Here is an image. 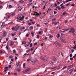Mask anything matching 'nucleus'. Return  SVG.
I'll return each instance as SVG.
<instances>
[{"label": "nucleus", "mask_w": 76, "mask_h": 76, "mask_svg": "<svg viewBox=\"0 0 76 76\" xmlns=\"http://www.w3.org/2000/svg\"><path fill=\"white\" fill-rule=\"evenodd\" d=\"M54 44H57V42H55L54 43Z\"/></svg>", "instance_id": "603ef678"}, {"label": "nucleus", "mask_w": 76, "mask_h": 76, "mask_svg": "<svg viewBox=\"0 0 76 76\" xmlns=\"http://www.w3.org/2000/svg\"><path fill=\"white\" fill-rule=\"evenodd\" d=\"M37 27H39V24H37Z\"/></svg>", "instance_id": "e2e57ef3"}, {"label": "nucleus", "mask_w": 76, "mask_h": 76, "mask_svg": "<svg viewBox=\"0 0 76 76\" xmlns=\"http://www.w3.org/2000/svg\"><path fill=\"white\" fill-rule=\"evenodd\" d=\"M73 69H71L68 72V73L71 76L73 75Z\"/></svg>", "instance_id": "7ed1b4c3"}, {"label": "nucleus", "mask_w": 76, "mask_h": 76, "mask_svg": "<svg viewBox=\"0 0 76 76\" xmlns=\"http://www.w3.org/2000/svg\"><path fill=\"white\" fill-rule=\"evenodd\" d=\"M33 29V27L32 26H31L30 27V30Z\"/></svg>", "instance_id": "393cba45"}, {"label": "nucleus", "mask_w": 76, "mask_h": 76, "mask_svg": "<svg viewBox=\"0 0 76 76\" xmlns=\"http://www.w3.org/2000/svg\"><path fill=\"white\" fill-rule=\"evenodd\" d=\"M6 49H7V50H8L9 48H8V46H6Z\"/></svg>", "instance_id": "4c0bfd02"}, {"label": "nucleus", "mask_w": 76, "mask_h": 76, "mask_svg": "<svg viewBox=\"0 0 76 76\" xmlns=\"http://www.w3.org/2000/svg\"><path fill=\"white\" fill-rule=\"evenodd\" d=\"M40 58H41L42 60L43 61H45V59L43 56L40 57Z\"/></svg>", "instance_id": "6e6552de"}, {"label": "nucleus", "mask_w": 76, "mask_h": 76, "mask_svg": "<svg viewBox=\"0 0 76 76\" xmlns=\"http://www.w3.org/2000/svg\"><path fill=\"white\" fill-rule=\"evenodd\" d=\"M31 4H28V6H30V5H31Z\"/></svg>", "instance_id": "052dcab7"}, {"label": "nucleus", "mask_w": 76, "mask_h": 76, "mask_svg": "<svg viewBox=\"0 0 76 76\" xmlns=\"http://www.w3.org/2000/svg\"><path fill=\"white\" fill-rule=\"evenodd\" d=\"M72 57V54H70V57Z\"/></svg>", "instance_id": "bf43d9fd"}, {"label": "nucleus", "mask_w": 76, "mask_h": 76, "mask_svg": "<svg viewBox=\"0 0 76 76\" xmlns=\"http://www.w3.org/2000/svg\"><path fill=\"white\" fill-rule=\"evenodd\" d=\"M4 23H5L3 22L2 24V25L1 26V27H4V26H6V25L4 24Z\"/></svg>", "instance_id": "9b49d317"}, {"label": "nucleus", "mask_w": 76, "mask_h": 76, "mask_svg": "<svg viewBox=\"0 0 76 76\" xmlns=\"http://www.w3.org/2000/svg\"><path fill=\"white\" fill-rule=\"evenodd\" d=\"M72 60H73V58H70V60L72 61Z\"/></svg>", "instance_id": "6e6d98bb"}, {"label": "nucleus", "mask_w": 76, "mask_h": 76, "mask_svg": "<svg viewBox=\"0 0 76 76\" xmlns=\"http://www.w3.org/2000/svg\"><path fill=\"white\" fill-rule=\"evenodd\" d=\"M66 14V11H64L63 12V15H65Z\"/></svg>", "instance_id": "aec40b11"}, {"label": "nucleus", "mask_w": 76, "mask_h": 76, "mask_svg": "<svg viewBox=\"0 0 76 76\" xmlns=\"http://www.w3.org/2000/svg\"><path fill=\"white\" fill-rule=\"evenodd\" d=\"M23 67H25V63H24L23 64Z\"/></svg>", "instance_id": "e433bc0d"}, {"label": "nucleus", "mask_w": 76, "mask_h": 76, "mask_svg": "<svg viewBox=\"0 0 76 76\" xmlns=\"http://www.w3.org/2000/svg\"><path fill=\"white\" fill-rule=\"evenodd\" d=\"M7 69H8V67H5V68H4V69H7Z\"/></svg>", "instance_id": "49530a36"}, {"label": "nucleus", "mask_w": 76, "mask_h": 76, "mask_svg": "<svg viewBox=\"0 0 76 76\" xmlns=\"http://www.w3.org/2000/svg\"><path fill=\"white\" fill-rule=\"evenodd\" d=\"M72 67H73V65H71L70 66H68L67 68L68 69H70L72 68Z\"/></svg>", "instance_id": "f8f14e48"}, {"label": "nucleus", "mask_w": 76, "mask_h": 76, "mask_svg": "<svg viewBox=\"0 0 76 76\" xmlns=\"http://www.w3.org/2000/svg\"><path fill=\"white\" fill-rule=\"evenodd\" d=\"M18 64L16 66V67H15V69H16V70H18V72H20V70H19V68L18 67Z\"/></svg>", "instance_id": "1a4fd4ad"}, {"label": "nucleus", "mask_w": 76, "mask_h": 76, "mask_svg": "<svg viewBox=\"0 0 76 76\" xmlns=\"http://www.w3.org/2000/svg\"><path fill=\"white\" fill-rule=\"evenodd\" d=\"M67 68V66H65L63 68V70L65 69H66Z\"/></svg>", "instance_id": "72a5a7b5"}, {"label": "nucleus", "mask_w": 76, "mask_h": 76, "mask_svg": "<svg viewBox=\"0 0 76 76\" xmlns=\"http://www.w3.org/2000/svg\"><path fill=\"white\" fill-rule=\"evenodd\" d=\"M29 20H27L26 21V22H27V23H29Z\"/></svg>", "instance_id": "5fc2aeb1"}, {"label": "nucleus", "mask_w": 76, "mask_h": 76, "mask_svg": "<svg viewBox=\"0 0 76 76\" xmlns=\"http://www.w3.org/2000/svg\"><path fill=\"white\" fill-rule=\"evenodd\" d=\"M57 8H58V10H61V8L59 7V6H58L57 7Z\"/></svg>", "instance_id": "412c9836"}, {"label": "nucleus", "mask_w": 76, "mask_h": 76, "mask_svg": "<svg viewBox=\"0 0 76 76\" xmlns=\"http://www.w3.org/2000/svg\"><path fill=\"white\" fill-rule=\"evenodd\" d=\"M53 36H52V35H50L49 37V38L51 39V38H53Z\"/></svg>", "instance_id": "a211bd4d"}, {"label": "nucleus", "mask_w": 76, "mask_h": 76, "mask_svg": "<svg viewBox=\"0 0 76 76\" xmlns=\"http://www.w3.org/2000/svg\"><path fill=\"white\" fill-rule=\"evenodd\" d=\"M24 19V16H22V15H19L17 17V22H20V20H23V19Z\"/></svg>", "instance_id": "f257e3e1"}, {"label": "nucleus", "mask_w": 76, "mask_h": 76, "mask_svg": "<svg viewBox=\"0 0 76 76\" xmlns=\"http://www.w3.org/2000/svg\"><path fill=\"white\" fill-rule=\"evenodd\" d=\"M18 59V57L16 56H15V60H16Z\"/></svg>", "instance_id": "c03bdc74"}, {"label": "nucleus", "mask_w": 76, "mask_h": 76, "mask_svg": "<svg viewBox=\"0 0 76 76\" xmlns=\"http://www.w3.org/2000/svg\"><path fill=\"white\" fill-rule=\"evenodd\" d=\"M32 47V43H31L30 44V47Z\"/></svg>", "instance_id": "f704fd0d"}, {"label": "nucleus", "mask_w": 76, "mask_h": 76, "mask_svg": "<svg viewBox=\"0 0 76 76\" xmlns=\"http://www.w3.org/2000/svg\"><path fill=\"white\" fill-rule=\"evenodd\" d=\"M22 6H19L18 7V8L19 9H20V8H22Z\"/></svg>", "instance_id": "58836bf2"}, {"label": "nucleus", "mask_w": 76, "mask_h": 76, "mask_svg": "<svg viewBox=\"0 0 76 76\" xmlns=\"http://www.w3.org/2000/svg\"><path fill=\"white\" fill-rule=\"evenodd\" d=\"M57 6V4L56 3H55L54 4V6L56 7Z\"/></svg>", "instance_id": "ea45409f"}, {"label": "nucleus", "mask_w": 76, "mask_h": 76, "mask_svg": "<svg viewBox=\"0 0 76 76\" xmlns=\"http://www.w3.org/2000/svg\"><path fill=\"white\" fill-rule=\"evenodd\" d=\"M11 44H10V46H11V47H12L13 45V44H14L15 43H14V42H12L11 41Z\"/></svg>", "instance_id": "ddd939ff"}, {"label": "nucleus", "mask_w": 76, "mask_h": 76, "mask_svg": "<svg viewBox=\"0 0 76 76\" xmlns=\"http://www.w3.org/2000/svg\"><path fill=\"white\" fill-rule=\"evenodd\" d=\"M30 70H31V69L30 68H28L23 70V73H25L26 72H28V71Z\"/></svg>", "instance_id": "20e7f679"}, {"label": "nucleus", "mask_w": 76, "mask_h": 76, "mask_svg": "<svg viewBox=\"0 0 76 76\" xmlns=\"http://www.w3.org/2000/svg\"><path fill=\"white\" fill-rule=\"evenodd\" d=\"M52 59L53 60L55 61H57V58H55L53 57L52 58Z\"/></svg>", "instance_id": "9d476101"}, {"label": "nucleus", "mask_w": 76, "mask_h": 76, "mask_svg": "<svg viewBox=\"0 0 76 76\" xmlns=\"http://www.w3.org/2000/svg\"><path fill=\"white\" fill-rule=\"evenodd\" d=\"M8 7L10 9H11V8H12V6L11 5H9Z\"/></svg>", "instance_id": "dca6fc26"}, {"label": "nucleus", "mask_w": 76, "mask_h": 76, "mask_svg": "<svg viewBox=\"0 0 76 76\" xmlns=\"http://www.w3.org/2000/svg\"><path fill=\"white\" fill-rule=\"evenodd\" d=\"M37 45V43H35L34 44V45Z\"/></svg>", "instance_id": "338daca9"}, {"label": "nucleus", "mask_w": 76, "mask_h": 76, "mask_svg": "<svg viewBox=\"0 0 76 76\" xmlns=\"http://www.w3.org/2000/svg\"><path fill=\"white\" fill-rule=\"evenodd\" d=\"M4 35L3 34H1V38H4Z\"/></svg>", "instance_id": "6ab92c4d"}, {"label": "nucleus", "mask_w": 76, "mask_h": 76, "mask_svg": "<svg viewBox=\"0 0 76 76\" xmlns=\"http://www.w3.org/2000/svg\"><path fill=\"white\" fill-rule=\"evenodd\" d=\"M37 39H39V35H37Z\"/></svg>", "instance_id": "2f4dec72"}, {"label": "nucleus", "mask_w": 76, "mask_h": 76, "mask_svg": "<svg viewBox=\"0 0 76 76\" xmlns=\"http://www.w3.org/2000/svg\"><path fill=\"white\" fill-rule=\"evenodd\" d=\"M8 40H9V38H7L6 39V41H8Z\"/></svg>", "instance_id": "4d7b16f0"}, {"label": "nucleus", "mask_w": 76, "mask_h": 76, "mask_svg": "<svg viewBox=\"0 0 76 76\" xmlns=\"http://www.w3.org/2000/svg\"><path fill=\"white\" fill-rule=\"evenodd\" d=\"M35 23V22H31V23H32V24H34Z\"/></svg>", "instance_id": "13d9d810"}, {"label": "nucleus", "mask_w": 76, "mask_h": 76, "mask_svg": "<svg viewBox=\"0 0 76 76\" xmlns=\"http://www.w3.org/2000/svg\"><path fill=\"white\" fill-rule=\"evenodd\" d=\"M76 48V44H75V46L73 48H71V50H72V49H75Z\"/></svg>", "instance_id": "4468645a"}, {"label": "nucleus", "mask_w": 76, "mask_h": 76, "mask_svg": "<svg viewBox=\"0 0 76 76\" xmlns=\"http://www.w3.org/2000/svg\"><path fill=\"white\" fill-rule=\"evenodd\" d=\"M15 31H18L19 29V26H15Z\"/></svg>", "instance_id": "423d86ee"}, {"label": "nucleus", "mask_w": 76, "mask_h": 76, "mask_svg": "<svg viewBox=\"0 0 76 76\" xmlns=\"http://www.w3.org/2000/svg\"><path fill=\"white\" fill-rule=\"evenodd\" d=\"M31 34H32L33 36H34V33H33V32H31Z\"/></svg>", "instance_id": "79ce46f5"}, {"label": "nucleus", "mask_w": 76, "mask_h": 76, "mask_svg": "<svg viewBox=\"0 0 76 76\" xmlns=\"http://www.w3.org/2000/svg\"><path fill=\"white\" fill-rule=\"evenodd\" d=\"M11 34L12 35V37H14V36H15V34H13L12 33Z\"/></svg>", "instance_id": "7c9ffc66"}, {"label": "nucleus", "mask_w": 76, "mask_h": 76, "mask_svg": "<svg viewBox=\"0 0 76 76\" xmlns=\"http://www.w3.org/2000/svg\"><path fill=\"white\" fill-rule=\"evenodd\" d=\"M60 34H58L57 35L56 37L57 38H59L60 37Z\"/></svg>", "instance_id": "2eb2a0df"}, {"label": "nucleus", "mask_w": 76, "mask_h": 76, "mask_svg": "<svg viewBox=\"0 0 76 76\" xmlns=\"http://www.w3.org/2000/svg\"><path fill=\"white\" fill-rule=\"evenodd\" d=\"M54 14H56L57 13V12L54 11Z\"/></svg>", "instance_id": "09e8293b"}, {"label": "nucleus", "mask_w": 76, "mask_h": 76, "mask_svg": "<svg viewBox=\"0 0 76 76\" xmlns=\"http://www.w3.org/2000/svg\"><path fill=\"white\" fill-rule=\"evenodd\" d=\"M63 3H62L61 4V5H60V6H63Z\"/></svg>", "instance_id": "864d4df0"}, {"label": "nucleus", "mask_w": 76, "mask_h": 76, "mask_svg": "<svg viewBox=\"0 0 76 76\" xmlns=\"http://www.w3.org/2000/svg\"><path fill=\"white\" fill-rule=\"evenodd\" d=\"M33 13H34V14H33L35 16H39L40 15L38 13H37V12H35L34 11Z\"/></svg>", "instance_id": "39448f33"}, {"label": "nucleus", "mask_w": 76, "mask_h": 76, "mask_svg": "<svg viewBox=\"0 0 76 76\" xmlns=\"http://www.w3.org/2000/svg\"><path fill=\"white\" fill-rule=\"evenodd\" d=\"M63 30H64L65 31H67V29H63Z\"/></svg>", "instance_id": "69168bd1"}, {"label": "nucleus", "mask_w": 76, "mask_h": 76, "mask_svg": "<svg viewBox=\"0 0 76 76\" xmlns=\"http://www.w3.org/2000/svg\"><path fill=\"white\" fill-rule=\"evenodd\" d=\"M26 37H29V34H26Z\"/></svg>", "instance_id": "c756f323"}, {"label": "nucleus", "mask_w": 76, "mask_h": 76, "mask_svg": "<svg viewBox=\"0 0 76 76\" xmlns=\"http://www.w3.org/2000/svg\"><path fill=\"white\" fill-rule=\"evenodd\" d=\"M47 39H48V38L47 37H45V40H46Z\"/></svg>", "instance_id": "774afa93"}, {"label": "nucleus", "mask_w": 76, "mask_h": 76, "mask_svg": "<svg viewBox=\"0 0 76 76\" xmlns=\"http://www.w3.org/2000/svg\"><path fill=\"white\" fill-rule=\"evenodd\" d=\"M61 9H64V8H65V7H64V6H63L61 7Z\"/></svg>", "instance_id": "a878e982"}, {"label": "nucleus", "mask_w": 76, "mask_h": 76, "mask_svg": "<svg viewBox=\"0 0 76 76\" xmlns=\"http://www.w3.org/2000/svg\"><path fill=\"white\" fill-rule=\"evenodd\" d=\"M57 22H55V25H57Z\"/></svg>", "instance_id": "3c124183"}, {"label": "nucleus", "mask_w": 76, "mask_h": 76, "mask_svg": "<svg viewBox=\"0 0 76 76\" xmlns=\"http://www.w3.org/2000/svg\"><path fill=\"white\" fill-rule=\"evenodd\" d=\"M30 22H32V21H33V20H32V19H30Z\"/></svg>", "instance_id": "0e129e2a"}, {"label": "nucleus", "mask_w": 76, "mask_h": 76, "mask_svg": "<svg viewBox=\"0 0 76 76\" xmlns=\"http://www.w3.org/2000/svg\"><path fill=\"white\" fill-rule=\"evenodd\" d=\"M8 70V69H5V70L4 71V72H6Z\"/></svg>", "instance_id": "de8ad7c7"}, {"label": "nucleus", "mask_w": 76, "mask_h": 76, "mask_svg": "<svg viewBox=\"0 0 76 76\" xmlns=\"http://www.w3.org/2000/svg\"><path fill=\"white\" fill-rule=\"evenodd\" d=\"M3 34L4 35V36L6 37L7 35V32L5 31H4Z\"/></svg>", "instance_id": "0eeeda50"}, {"label": "nucleus", "mask_w": 76, "mask_h": 76, "mask_svg": "<svg viewBox=\"0 0 76 76\" xmlns=\"http://www.w3.org/2000/svg\"><path fill=\"white\" fill-rule=\"evenodd\" d=\"M56 20V19L55 18H53L52 19V21H53V20Z\"/></svg>", "instance_id": "680f3d73"}, {"label": "nucleus", "mask_w": 76, "mask_h": 76, "mask_svg": "<svg viewBox=\"0 0 76 76\" xmlns=\"http://www.w3.org/2000/svg\"><path fill=\"white\" fill-rule=\"evenodd\" d=\"M13 53L14 54H16V51L15 50H13Z\"/></svg>", "instance_id": "f3484780"}, {"label": "nucleus", "mask_w": 76, "mask_h": 76, "mask_svg": "<svg viewBox=\"0 0 76 76\" xmlns=\"http://www.w3.org/2000/svg\"><path fill=\"white\" fill-rule=\"evenodd\" d=\"M27 30H28V28H27L26 29L24 30V31L23 32H25V31H27Z\"/></svg>", "instance_id": "473e14b6"}, {"label": "nucleus", "mask_w": 76, "mask_h": 76, "mask_svg": "<svg viewBox=\"0 0 76 76\" xmlns=\"http://www.w3.org/2000/svg\"><path fill=\"white\" fill-rule=\"evenodd\" d=\"M31 42H32V40H30V42H28V44H29V45H30V43H31Z\"/></svg>", "instance_id": "c9c22d12"}, {"label": "nucleus", "mask_w": 76, "mask_h": 76, "mask_svg": "<svg viewBox=\"0 0 76 76\" xmlns=\"http://www.w3.org/2000/svg\"><path fill=\"white\" fill-rule=\"evenodd\" d=\"M50 18H53V15L52 14H50Z\"/></svg>", "instance_id": "5701e85b"}, {"label": "nucleus", "mask_w": 76, "mask_h": 76, "mask_svg": "<svg viewBox=\"0 0 76 76\" xmlns=\"http://www.w3.org/2000/svg\"><path fill=\"white\" fill-rule=\"evenodd\" d=\"M37 61V59H35L34 60V62H36V61Z\"/></svg>", "instance_id": "37998d69"}, {"label": "nucleus", "mask_w": 76, "mask_h": 76, "mask_svg": "<svg viewBox=\"0 0 76 76\" xmlns=\"http://www.w3.org/2000/svg\"><path fill=\"white\" fill-rule=\"evenodd\" d=\"M12 31H15V28L14 27L12 28Z\"/></svg>", "instance_id": "bb28decb"}, {"label": "nucleus", "mask_w": 76, "mask_h": 76, "mask_svg": "<svg viewBox=\"0 0 76 76\" xmlns=\"http://www.w3.org/2000/svg\"><path fill=\"white\" fill-rule=\"evenodd\" d=\"M71 30L72 31V33L73 35H75V34H76V31H75V28H72L71 29Z\"/></svg>", "instance_id": "f03ea898"}, {"label": "nucleus", "mask_w": 76, "mask_h": 76, "mask_svg": "<svg viewBox=\"0 0 76 76\" xmlns=\"http://www.w3.org/2000/svg\"><path fill=\"white\" fill-rule=\"evenodd\" d=\"M15 15V13H12V14H11V16H14Z\"/></svg>", "instance_id": "cd10ccee"}, {"label": "nucleus", "mask_w": 76, "mask_h": 76, "mask_svg": "<svg viewBox=\"0 0 76 76\" xmlns=\"http://www.w3.org/2000/svg\"><path fill=\"white\" fill-rule=\"evenodd\" d=\"M12 58H13V56H10L9 57V58H10H10L12 59Z\"/></svg>", "instance_id": "4be33fe9"}, {"label": "nucleus", "mask_w": 76, "mask_h": 76, "mask_svg": "<svg viewBox=\"0 0 76 76\" xmlns=\"http://www.w3.org/2000/svg\"><path fill=\"white\" fill-rule=\"evenodd\" d=\"M34 49V48H32L31 49V51H32V50H33V49Z\"/></svg>", "instance_id": "8fccbe9b"}, {"label": "nucleus", "mask_w": 76, "mask_h": 76, "mask_svg": "<svg viewBox=\"0 0 76 76\" xmlns=\"http://www.w3.org/2000/svg\"><path fill=\"white\" fill-rule=\"evenodd\" d=\"M70 3L67 4H66V6H68L70 5Z\"/></svg>", "instance_id": "a19ab883"}, {"label": "nucleus", "mask_w": 76, "mask_h": 76, "mask_svg": "<svg viewBox=\"0 0 76 76\" xmlns=\"http://www.w3.org/2000/svg\"><path fill=\"white\" fill-rule=\"evenodd\" d=\"M54 73H55V72H51V75H53V74H54Z\"/></svg>", "instance_id": "a18cd8bd"}, {"label": "nucleus", "mask_w": 76, "mask_h": 76, "mask_svg": "<svg viewBox=\"0 0 76 76\" xmlns=\"http://www.w3.org/2000/svg\"><path fill=\"white\" fill-rule=\"evenodd\" d=\"M56 66L54 67L53 68H52L51 70H53V69H56Z\"/></svg>", "instance_id": "b1692460"}, {"label": "nucleus", "mask_w": 76, "mask_h": 76, "mask_svg": "<svg viewBox=\"0 0 76 76\" xmlns=\"http://www.w3.org/2000/svg\"><path fill=\"white\" fill-rule=\"evenodd\" d=\"M26 44V42H22V44Z\"/></svg>", "instance_id": "c85d7f7f"}]
</instances>
